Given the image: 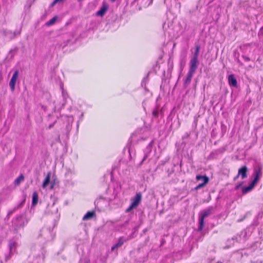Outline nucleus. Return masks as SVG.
<instances>
[{"label": "nucleus", "mask_w": 263, "mask_h": 263, "mask_svg": "<svg viewBox=\"0 0 263 263\" xmlns=\"http://www.w3.org/2000/svg\"><path fill=\"white\" fill-rule=\"evenodd\" d=\"M213 207H209L208 209L201 211L199 215V230L201 231L204 226V219L211 214Z\"/></svg>", "instance_id": "nucleus-1"}, {"label": "nucleus", "mask_w": 263, "mask_h": 263, "mask_svg": "<svg viewBox=\"0 0 263 263\" xmlns=\"http://www.w3.org/2000/svg\"><path fill=\"white\" fill-rule=\"evenodd\" d=\"M141 194L140 193H137L135 196L132 199V203L130 206L126 209V212H129L132 209L137 208L141 202Z\"/></svg>", "instance_id": "nucleus-2"}, {"label": "nucleus", "mask_w": 263, "mask_h": 263, "mask_svg": "<svg viewBox=\"0 0 263 263\" xmlns=\"http://www.w3.org/2000/svg\"><path fill=\"white\" fill-rule=\"evenodd\" d=\"M196 178L197 180H200V179H203V182L199 184L195 187V190H197L201 187H203L209 182V178L206 176L197 175Z\"/></svg>", "instance_id": "nucleus-3"}, {"label": "nucleus", "mask_w": 263, "mask_h": 263, "mask_svg": "<svg viewBox=\"0 0 263 263\" xmlns=\"http://www.w3.org/2000/svg\"><path fill=\"white\" fill-rule=\"evenodd\" d=\"M39 253H34L33 255L34 259L32 263H40L44 258V251L40 250Z\"/></svg>", "instance_id": "nucleus-4"}, {"label": "nucleus", "mask_w": 263, "mask_h": 263, "mask_svg": "<svg viewBox=\"0 0 263 263\" xmlns=\"http://www.w3.org/2000/svg\"><path fill=\"white\" fill-rule=\"evenodd\" d=\"M18 76V72L17 70L15 71L12 75V77L9 82V86L12 91L15 89V86L16 82Z\"/></svg>", "instance_id": "nucleus-5"}, {"label": "nucleus", "mask_w": 263, "mask_h": 263, "mask_svg": "<svg viewBox=\"0 0 263 263\" xmlns=\"http://www.w3.org/2000/svg\"><path fill=\"white\" fill-rule=\"evenodd\" d=\"M198 63V60L192 58L189 63V71L195 73L197 68Z\"/></svg>", "instance_id": "nucleus-6"}, {"label": "nucleus", "mask_w": 263, "mask_h": 263, "mask_svg": "<svg viewBox=\"0 0 263 263\" xmlns=\"http://www.w3.org/2000/svg\"><path fill=\"white\" fill-rule=\"evenodd\" d=\"M247 167L246 166H243L240 168L239 169L238 172L237 176L236 177L235 179L239 177V176H241L242 179H245L247 177Z\"/></svg>", "instance_id": "nucleus-7"}, {"label": "nucleus", "mask_w": 263, "mask_h": 263, "mask_svg": "<svg viewBox=\"0 0 263 263\" xmlns=\"http://www.w3.org/2000/svg\"><path fill=\"white\" fill-rule=\"evenodd\" d=\"M261 176V168L260 167H258L257 168H255L253 173L254 179L252 181L256 183Z\"/></svg>", "instance_id": "nucleus-8"}, {"label": "nucleus", "mask_w": 263, "mask_h": 263, "mask_svg": "<svg viewBox=\"0 0 263 263\" xmlns=\"http://www.w3.org/2000/svg\"><path fill=\"white\" fill-rule=\"evenodd\" d=\"M13 223L16 227H21L24 226L23 217L22 216H18L13 220Z\"/></svg>", "instance_id": "nucleus-9"}, {"label": "nucleus", "mask_w": 263, "mask_h": 263, "mask_svg": "<svg viewBox=\"0 0 263 263\" xmlns=\"http://www.w3.org/2000/svg\"><path fill=\"white\" fill-rule=\"evenodd\" d=\"M229 84L231 86L237 87V80L233 74H230L228 77Z\"/></svg>", "instance_id": "nucleus-10"}, {"label": "nucleus", "mask_w": 263, "mask_h": 263, "mask_svg": "<svg viewBox=\"0 0 263 263\" xmlns=\"http://www.w3.org/2000/svg\"><path fill=\"white\" fill-rule=\"evenodd\" d=\"M107 9H108V6L105 3H103L101 9L98 11H97V12L96 13L97 15L100 16H103L105 14V13L106 12V11L107 10Z\"/></svg>", "instance_id": "nucleus-11"}, {"label": "nucleus", "mask_w": 263, "mask_h": 263, "mask_svg": "<svg viewBox=\"0 0 263 263\" xmlns=\"http://www.w3.org/2000/svg\"><path fill=\"white\" fill-rule=\"evenodd\" d=\"M256 183L252 181L248 186H243L242 188V192L243 194H246L251 191L255 186Z\"/></svg>", "instance_id": "nucleus-12"}, {"label": "nucleus", "mask_w": 263, "mask_h": 263, "mask_svg": "<svg viewBox=\"0 0 263 263\" xmlns=\"http://www.w3.org/2000/svg\"><path fill=\"white\" fill-rule=\"evenodd\" d=\"M51 172H48L46 178L43 181L42 187L43 189H45L48 185L50 183V177H51Z\"/></svg>", "instance_id": "nucleus-13"}, {"label": "nucleus", "mask_w": 263, "mask_h": 263, "mask_svg": "<svg viewBox=\"0 0 263 263\" xmlns=\"http://www.w3.org/2000/svg\"><path fill=\"white\" fill-rule=\"evenodd\" d=\"M194 73V72L189 71V72L187 74L186 78H185V79L184 81V83L185 85H187L190 83V82L191 81L192 78Z\"/></svg>", "instance_id": "nucleus-14"}, {"label": "nucleus", "mask_w": 263, "mask_h": 263, "mask_svg": "<svg viewBox=\"0 0 263 263\" xmlns=\"http://www.w3.org/2000/svg\"><path fill=\"white\" fill-rule=\"evenodd\" d=\"M95 216V212H88L83 217V220L90 219Z\"/></svg>", "instance_id": "nucleus-15"}, {"label": "nucleus", "mask_w": 263, "mask_h": 263, "mask_svg": "<svg viewBox=\"0 0 263 263\" xmlns=\"http://www.w3.org/2000/svg\"><path fill=\"white\" fill-rule=\"evenodd\" d=\"M125 240L123 238H120L118 240V242L111 247V250H114L116 248L121 247L125 242Z\"/></svg>", "instance_id": "nucleus-16"}, {"label": "nucleus", "mask_w": 263, "mask_h": 263, "mask_svg": "<svg viewBox=\"0 0 263 263\" xmlns=\"http://www.w3.org/2000/svg\"><path fill=\"white\" fill-rule=\"evenodd\" d=\"M24 180V177L23 174H21L14 181L15 186H18Z\"/></svg>", "instance_id": "nucleus-17"}, {"label": "nucleus", "mask_w": 263, "mask_h": 263, "mask_svg": "<svg viewBox=\"0 0 263 263\" xmlns=\"http://www.w3.org/2000/svg\"><path fill=\"white\" fill-rule=\"evenodd\" d=\"M38 202V194L37 192H34L32 194V205H35Z\"/></svg>", "instance_id": "nucleus-18"}, {"label": "nucleus", "mask_w": 263, "mask_h": 263, "mask_svg": "<svg viewBox=\"0 0 263 263\" xmlns=\"http://www.w3.org/2000/svg\"><path fill=\"white\" fill-rule=\"evenodd\" d=\"M199 50H200V46H197L196 47V50H195V51L194 52V56H193V57L192 58L198 60V54H199Z\"/></svg>", "instance_id": "nucleus-19"}, {"label": "nucleus", "mask_w": 263, "mask_h": 263, "mask_svg": "<svg viewBox=\"0 0 263 263\" xmlns=\"http://www.w3.org/2000/svg\"><path fill=\"white\" fill-rule=\"evenodd\" d=\"M16 246V243L15 242H11L9 243V248L10 253H12L13 251H15V248Z\"/></svg>", "instance_id": "nucleus-20"}, {"label": "nucleus", "mask_w": 263, "mask_h": 263, "mask_svg": "<svg viewBox=\"0 0 263 263\" xmlns=\"http://www.w3.org/2000/svg\"><path fill=\"white\" fill-rule=\"evenodd\" d=\"M57 19V16L53 17V18L50 19L49 21H48L46 23L47 25L50 26V25H52L54 24V23L55 22Z\"/></svg>", "instance_id": "nucleus-21"}, {"label": "nucleus", "mask_w": 263, "mask_h": 263, "mask_svg": "<svg viewBox=\"0 0 263 263\" xmlns=\"http://www.w3.org/2000/svg\"><path fill=\"white\" fill-rule=\"evenodd\" d=\"M64 0H54V1L52 2L51 5L52 6H53L55 4L58 3H60V2H63Z\"/></svg>", "instance_id": "nucleus-22"}, {"label": "nucleus", "mask_w": 263, "mask_h": 263, "mask_svg": "<svg viewBox=\"0 0 263 263\" xmlns=\"http://www.w3.org/2000/svg\"><path fill=\"white\" fill-rule=\"evenodd\" d=\"M18 208V207L17 208V209ZM16 209V208H15L12 211H10L8 212V215H10L11 214H12L13 213V212Z\"/></svg>", "instance_id": "nucleus-23"}, {"label": "nucleus", "mask_w": 263, "mask_h": 263, "mask_svg": "<svg viewBox=\"0 0 263 263\" xmlns=\"http://www.w3.org/2000/svg\"><path fill=\"white\" fill-rule=\"evenodd\" d=\"M243 59L246 61H250V58L247 57H243Z\"/></svg>", "instance_id": "nucleus-24"}, {"label": "nucleus", "mask_w": 263, "mask_h": 263, "mask_svg": "<svg viewBox=\"0 0 263 263\" xmlns=\"http://www.w3.org/2000/svg\"><path fill=\"white\" fill-rule=\"evenodd\" d=\"M54 186V183H51L50 189H52Z\"/></svg>", "instance_id": "nucleus-25"}, {"label": "nucleus", "mask_w": 263, "mask_h": 263, "mask_svg": "<svg viewBox=\"0 0 263 263\" xmlns=\"http://www.w3.org/2000/svg\"><path fill=\"white\" fill-rule=\"evenodd\" d=\"M53 124H52L49 125L48 127H49V128H51L53 127Z\"/></svg>", "instance_id": "nucleus-26"}, {"label": "nucleus", "mask_w": 263, "mask_h": 263, "mask_svg": "<svg viewBox=\"0 0 263 263\" xmlns=\"http://www.w3.org/2000/svg\"><path fill=\"white\" fill-rule=\"evenodd\" d=\"M153 115H154V116H156V115H157V112L156 111H153Z\"/></svg>", "instance_id": "nucleus-27"}, {"label": "nucleus", "mask_w": 263, "mask_h": 263, "mask_svg": "<svg viewBox=\"0 0 263 263\" xmlns=\"http://www.w3.org/2000/svg\"><path fill=\"white\" fill-rule=\"evenodd\" d=\"M251 263H261V262L256 261V262H252Z\"/></svg>", "instance_id": "nucleus-28"}, {"label": "nucleus", "mask_w": 263, "mask_h": 263, "mask_svg": "<svg viewBox=\"0 0 263 263\" xmlns=\"http://www.w3.org/2000/svg\"><path fill=\"white\" fill-rule=\"evenodd\" d=\"M146 157H147V156H146V155H145V157H144V159H143V161L146 159Z\"/></svg>", "instance_id": "nucleus-29"}, {"label": "nucleus", "mask_w": 263, "mask_h": 263, "mask_svg": "<svg viewBox=\"0 0 263 263\" xmlns=\"http://www.w3.org/2000/svg\"><path fill=\"white\" fill-rule=\"evenodd\" d=\"M116 0H110L111 2H114L115 1H116Z\"/></svg>", "instance_id": "nucleus-30"}]
</instances>
